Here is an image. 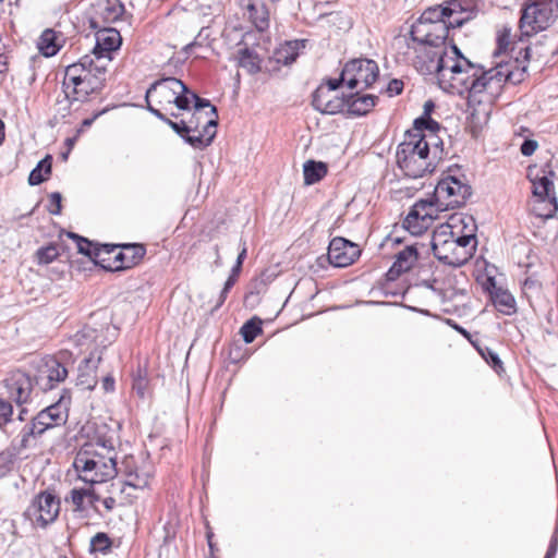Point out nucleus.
<instances>
[{"instance_id": "39448f33", "label": "nucleus", "mask_w": 558, "mask_h": 558, "mask_svg": "<svg viewBox=\"0 0 558 558\" xmlns=\"http://www.w3.org/2000/svg\"><path fill=\"white\" fill-rule=\"evenodd\" d=\"M183 90H185V84L177 77L167 76L156 80L145 94L147 110L158 120L167 123L170 119L165 111L171 109L174 99H177L174 95L183 93Z\"/></svg>"}, {"instance_id": "9d476101", "label": "nucleus", "mask_w": 558, "mask_h": 558, "mask_svg": "<svg viewBox=\"0 0 558 558\" xmlns=\"http://www.w3.org/2000/svg\"><path fill=\"white\" fill-rule=\"evenodd\" d=\"M379 75L377 63L367 58H356L348 61L342 69V80L349 88L366 89L371 87Z\"/></svg>"}, {"instance_id": "f03ea898", "label": "nucleus", "mask_w": 558, "mask_h": 558, "mask_svg": "<svg viewBox=\"0 0 558 558\" xmlns=\"http://www.w3.org/2000/svg\"><path fill=\"white\" fill-rule=\"evenodd\" d=\"M450 28L444 4L428 8L411 26L405 39L407 53H412L415 59L433 51L436 46L447 45Z\"/></svg>"}, {"instance_id": "a211bd4d", "label": "nucleus", "mask_w": 558, "mask_h": 558, "mask_svg": "<svg viewBox=\"0 0 558 558\" xmlns=\"http://www.w3.org/2000/svg\"><path fill=\"white\" fill-rule=\"evenodd\" d=\"M145 254L146 248L143 244H125L121 251L116 253L112 263L105 264L106 259L102 258L99 265L109 271H120L137 265Z\"/></svg>"}, {"instance_id": "603ef678", "label": "nucleus", "mask_w": 558, "mask_h": 558, "mask_svg": "<svg viewBox=\"0 0 558 558\" xmlns=\"http://www.w3.org/2000/svg\"><path fill=\"white\" fill-rule=\"evenodd\" d=\"M511 28L504 26L497 34V53L506 52L511 44Z\"/></svg>"}, {"instance_id": "864d4df0", "label": "nucleus", "mask_w": 558, "mask_h": 558, "mask_svg": "<svg viewBox=\"0 0 558 558\" xmlns=\"http://www.w3.org/2000/svg\"><path fill=\"white\" fill-rule=\"evenodd\" d=\"M438 279H433V281H424V284L430 288L434 291H438L444 301L452 300L456 295L457 291L450 286L448 288L438 287Z\"/></svg>"}, {"instance_id": "7ed1b4c3", "label": "nucleus", "mask_w": 558, "mask_h": 558, "mask_svg": "<svg viewBox=\"0 0 558 558\" xmlns=\"http://www.w3.org/2000/svg\"><path fill=\"white\" fill-rule=\"evenodd\" d=\"M430 143L427 135L417 132H405L404 140L397 147L398 168L409 178L417 179L432 173L436 162L430 158Z\"/></svg>"}, {"instance_id": "20e7f679", "label": "nucleus", "mask_w": 558, "mask_h": 558, "mask_svg": "<svg viewBox=\"0 0 558 558\" xmlns=\"http://www.w3.org/2000/svg\"><path fill=\"white\" fill-rule=\"evenodd\" d=\"M208 119L204 121L202 112L193 110L187 119L167 121L175 134H178L186 144L195 149H204L211 144L216 136L218 125V112L216 107L207 113Z\"/></svg>"}, {"instance_id": "f3484780", "label": "nucleus", "mask_w": 558, "mask_h": 558, "mask_svg": "<svg viewBox=\"0 0 558 558\" xmlns=\"http://www.w3.org/2000/svg\"><path fill=\"white\" fill-rule=\"evenodd\" d=\"M68 375V368L58 357L48 356L43 360V365L36 377V384L45 391L51 390L58 384L64 381Z\"/></svg>"}, {"instance_id": "680f3d73", "label": "nucleus", "mask_w": 558, "mask_h": 558, "mask_svg": "<svg viewBox=\"0 0 558 558\" xmlns=\"http://www.w3.org/2000/svg\"><path fill=\"white\" fill-rule=\"evenodd\" d=\"M403 82L401 80L393 78L388 83L387 93L389 96H396L402 93Z\"/></svg>"}, {"instance_id": "4c0bfd02", "label": "nucleus", "mask_w": 558, "mask_h": 558, "mask_svg": "<svg viewBox=\"0 0 558 558\" xmlns=\"http://www.w3.org/2000/svg\"><path fill=\"white\" fill-rule=\"evenodd\" d=\"M68 235L75 241L78 253L88 256L95 264H99L100 260H97V258L100 256V247L94 246L93 242L76 233L69 232Z\"/></svg>"}, {"instance_id": "1a4fd4ad", "label": "nucleus", "mask_w": 558, "mask_h": 558, "mask_svg": "<svg viewBox=\"0 0 558 558\" xmlns=\"http://www.w3.org/2000/svg\"><path fill=\"white\" fill-rule=\"evenodd\" d=\"M430 246L434 256L439 262L454 268L463 266L471 258V253H468L464 248L457 247V244L450 240L449 225L441 226L438 230L434 231Z\"/></svg>"}, {"instance_id": "bf43d9fd", "label": "nucleus", "mask_w": 558, "mask_h": 558, "mask_svg": "<svg viewBox=\"0 0 558 558\" xmlns=\"http://www.w3.org/2000/svg\"><path fill=\"white\" fill-rule=\"evenodd\" d=\"M187 86L185 85V90L183 93H178L174 95L177 99H174L173 105L177 107L178 110L182 111H190L191 105L189 102V99L186 97Z\"/></svg>"}, {"instance_id": "393cba45", "label": "nucleus", "mask_w": 558, "mask_h": 558, "mask_svg": "<svg viewBox=\"0 0 558 558\" xmlns=\"http://www.w3.org/2000/svg\"><path fill=\"white\" fill-rule=\"evenodd\" d=\"M306 43V39L286 41L274 51L272 58L278 64L290 65L300 56L301 51L305 48Z\"/></svg>"}, {"instance_id": "dca6fc26", "label": "nucleus", "mask_w": 558, "mask_h": 558, "mask_svg": "<svg viewBox=\"0 0 558 558\" xmlns=\"http://www.w3.org/2000/svg\"><path fill=\"white\" fill-rule=\"evenodd\" d=\"M361 255L359 245L342 238H333L328 246L327 262L333 267L343 268L352 265Z\"/></svg>"}, {"instance_id": "8fccbe9b", "label": "nucleus", "mask_w": 558, "mask_h": 558, "mask_svg": "<svg viewBox=\"0 0 558 558\" xmlns=\"http://www.w3.org/2000/svg\"><path fill=\"white\" fill-rule=\"evenodd\" d=\"M413 124L414 130L411 132H417L418 134H423V131H429L432 134L440 129V124L429 116L416 118Z\"/></svg>"}, {"instance_id": "6e6552de", "label": "nucleus", "mask_w": 558, "mask_h": 558, "mask_svg": "<svg viewBox=\"0 0 558 558\" xmlns=\"http://www.w3.org/2000/svg\"><path fill=\"white\" fill-rule=\"evenodd\" d=\"M76 341L80 345L87 344L88 342H95L96 348L90 351L89 355L82 360L77 368L76 386L82 387L86 390H93L97 386V368L101 362L102 349H99V344L102 341H98V331L92 327L85 326L76 335Z\"/></svg>"}, {"instance_id": "2eb2a0df", "label": "nucleus", "mask_w": 558, "mask_h": 558, "mask_svg": "<svg viewBox=\"0 0 558 558\" xmlns=\"http://www.w3.org/2000/svg\"><path fill=\"white\" fill-rule=\"evenodd\" d=\"M3 384L9 399L19 407L31 402L34 381L29 374L21 369L12 371L7 375Z\"/></svg>"}, {"instance_id": "79ce46f5", "label": "nucleus", "mask_w": 558, "mask_h": 558, "mask_svg": "<svg viewBox=\"0 0 558 558\" xmlns=\"http://www.w3.org/2000/svg\"><path fill=\"white\" fill-rule=\"evenodd\" d=\"M262 324L258 317H253L243 324L240 332L245 343H252L263 332Z\"/></svg>"}, {"instance_id": "c85d7f7f", "label": "nucleus", "mask_w": 558, "mask_h": 558, "mask_svg": "<svg viewBox=\"0 0 558 558\" xmlns=\"http://www.w3.org/2000/svg\"><path fill=\"white\" fill-rule=\"evenodd\" d=\"M25 449L21 447V438H19L17 442L13 440L8 449L0 452V476L7 475L14 469L19 456Z\"/></svg>"}, {"instance_id": "6ab92c4d", "label": "nucleus", "mask_w": 558, "mask_h": 558, "mask_svg": "<svg viewBox=\"0 0 558 558\" xmlns=\"http://www.w3.org/2000/svg\"><path fill=\"white\" fill-rule=\"evenodd\" d=\"M345 96H338L331 93L330 88H325V84H320L312 95L313 108L323 114H337L345 109Z\"/></svg>"}, {"instance_id": "13d9d810", "label": "nucleus", "mask_w": 558, "mask_h": 558, "mask_svg": "<svg viewBox=\"0 0 558 558\" xmlns=\"http://www.w3.org/2000/svg\"><path fill=\"white\" fill-rule=\"evenodd\" d=\"M61 202H62V195L59 192H52L49 195V206L47 207L48 211L51 215H60L61 214Z\"/></svg>"}, {"instance_id": "a18cd8bd", "label": "nucleus", "mask_w": 558, "mask_h": 558, "mask_svg": "<svg viewBox=\"0 0 558 558\" xmlns=\"http://www.w3.org/2000/svg\"><path fill=\"white\" fill-rule=\"evenodd\" d=\"M148 376L147 369L138 365L136 372L133 375V390L138 397L144 398L148 389Z\"/></svg>"}, {"instance_id": "a878e982", "label": "nucleus", "mask_w": 558, "mask_h": 558, "mask_svg": "<svg viewBox=\"0 0 558 558\" xmlns=\"http://www.w3.org/2000/svg\"><path fill=\"white\" fill-rule=\"evenodd\" d=\"M347 105L344 111L351 116H365L375 106L378 100L377 96L374 95H360L357 92L345 96Z\"/></svg>"}, {"instance_id": "bb28decb", "label": "nucleus", "mask_w": 558, "mask_h": 558, "mask_svg": "<svg viewBox=\"0 0 558 558\" xmlns=\"http://www.w3.org/2000/svg\"><path fill=\"white\" fill-rule=\"evenodd\" d=\"M154 474V466L148 460H142L137 470L130 474V477L124 481L125 485L135 489H144L148 486L150 478Z\"/></svg>"}, {"instance_id": "2f4dec72", "label": "nucleus", "mask_w": 558, "mask_h": 558, "mask_svg": "<svg viewBox=\"0 0 558 558\" xmlns=\"http://www.w3.org/2000/svg\"><path fill=\"white\" fill-rule=\"evenodd\" d=\"M328 172L327 165L323 161L307 160L303 166L304 183L313 185L323 180Z\"/></svg>"}, {"instance_id": "052dcab7", "label": "nucleus", "mask_w": 558, "mask_h": 558, "mask_svg": "<svg viewBox=\"0 0 558 558\" xmlns=\"http://www.w3.org/2000/svg\"><path fill=\"white\" fill-rule=\"evenodd\" d=\"M537 146H538V144L536 141L526 138L523 141V143L520 147V151L523 156L529 157L535 153Z\"/></svg>"}, {"instance_id": "aec40b11", "label": "nucleus", "mask_w": 558, "mask_h": 558, "mask_svg": "<svg viewBox=\"0 0 558 558\" xmlns=\"http://www.w3.org/2000/svg\"><path fill=\"white\" fill-rule=\"evenodd\" d=\"M122 38L114 28H105L96 33V44L90 56L95 60H106L107 65L112 61L113 51L121 46Z\"/></svg>"}, {"instance_id": "72a5a7b5", "label": "nucleus", "mask_w": 558, "mask_h": 558, "mask_svg": "<svg viewBox=\"0 0 558 558\" xmlns=\"http://www.w3.org/2000/svg\"><path fill=\"white\" fill-rule=\"evenodd\" d=\"M239 65L245 69L251 74H256L260 71V59L257 52L248 47L238 50L236 56Z\"/></svg>"}, {"instance_id": "6e6d98bb", "label": "nucleus", "mask_w": 558, "mask_h": 558, "mask_svg": "<svg viewBox=\"0 0 558 558\" xmlns=\"http://www.w3.org/2000/svg\"><path fill=\"white\" fill-rule=\"evenodd\" d=\"M13 407L12 404L3 399H0V428L5 426L12 421Z\"/></svg>"}, {"instance_id": "a19ab883", "label": "nucleus", "mask_w": 558, "mask_h": 558, "mask_svg": "<svg viewBox=\"0 0 558 558\" xmlns=\"http://www.w3.org/2000/svg\"><path fill=\"white\" fill-rule=\"evenodd\" d=\"M124 13V4L119 0H107L100 15L106 23L117 22Z\"/></svg>"}, {"instance_id": "49530a36", "label": "nucleus", "mask_w": 558, "mask_h": 558, "mask_svg": "<svg viewBox=\"0 0 558 558\" xmlns=\"http://www.w3.org/2000/svg\"><path fill=\"white\" fill-rule=\"evenodd\" d=\"M480 355L493 367L496 373L504 372V364L499 355L488 347H476Z\"/></svg>"}, {"instance_id": "7c9ffc66", "label": "nucleus", "mask_w": 558, "mask_h": 558, "mask_svg": "<svg viewBox=\"0 0 558 558\" xmlns=\"http://www.w3.org/2000/svg\"><path fill=\"white\" fill-rule=\"evenodd\" d=\"M37 47L45 57L56 56L61 48L59 34L51 28L45 29L38 39Z\"/></svg>"}, {"instance_id": "c03bdc74", "label": "nucleus", "mask_w": 558, "mask_h": 558, "mask_svg": "<svg viewBox=\"0 0 558 558\" xmlns=\"http://www.w3.org/2000/svg\"><path fill=\"white\" fill-rule=\"evenodd\" d=\"M450 240L457 244V247L464 248L468 253H471V257L473 256L476 246V238L473 233V229L468 234L456 235L450 226Z\"/></svg>"}, {"instance_id": "c756f323", "label": "nucleus", "mask_w": 558, "mask_h": 558, "mask_svg": "<svg viewBox=\"0 0 558 558\" xmlns=\"http://www.w3.org/2000/svg\"><path fill=\"white\" fill-rule=\"evenodd\" d=\"M247 12L250 20L259 32H264L269 27V11L264 2L248 3Z\"/></svg>"}, {"instance_id": "c9c22d12", "label": "nucleus", "mask_w": 558, "mask_h": 558, "mask_svg": "<svg viewBox=\"0 0 558 558\" xmlns=\"http://www.w3.org/2000/svg\"><path fill=\"white\" fill-rule=\"evenodd\" d=\"M557 209V198L556 196H551L550 199H534L531 210L536 217L548 219L554 217Z\"/></svg>"}, {"instance_id": "4d7b16f0", "label": "nucleus", "mask_w": 558, "mask_h": 558, "mask_svg": "<svg viewBox=\"0 0 558 558\" xmlns=\"http://www.w3.org/2000/svg\"><path fill=\"white\" fill-rule=\"evenodd\" d=\"M86 498V492L85 488H74L71 490V500L73 505L75 506L74 511L76 512H83L86 508L84 506V500Z\"/></svg>"}, {"instance_id": "ea45409f", "label": "nucleus", "mask_w": 558, "mask_h": 558, "mask_svg": "<svg viewBox=\"0 0 558 558\" xmlns=\"http://www.w3.org/2000/svg\"><path fill=\"white\" fill-rule=\"evenodd\" d=\"M51 156L49 155L40 160L28 175L29 185H38L43 183L47 179V175L51 173Z\"/></svg>"}, {"instance_id": "69168bd1", "label": "nucleus", "mask_w": 558, "mask_h": 558, "mask_svg": "<svg viewBox=\"0 0 558 558\" xmlns=\"http://www.w3.org/2000/svg\"><path fill=\"white\" fill-rule=\"evenodd\" d=\"M194 99V110H197V112H202V109L204 108H210L214 107L210 101L206 98H202L199 96H193Z\"/></svg>"}, {"instance_id": "f8f14e48", "label": "nucleus", "mask_w": 558, "mask_h": 558, "mask_svg": "<svg viewBox=\"0 0 558 558\" xmlns=\"http://www.w3.org/2000/svg\"><path fill=\"white\" fill-rule=\"evenodd\" d=\"M106 73H107V61L106 60H96L94 65L89 66L80 82L77 84H73L70 88V99L69 100H84L90 94L99 92L106 82Z\"/></svg>"}, {"instance_id": "f257e3e1", "label": "nucleus", "mask_w": 558, "mask_h": 558, "mask_svg": "<svg viewBox=\"0 0 558 558\" xmlns=\"http://www.w3.org/2000/svg\"><path fill=\"white\" fill-rule=\"evenodd\" d=\"M417 71L435 75L439 87L449 94L465 96L468 119L474 126L487 123L493 105L513 73L506 64L485 69L471 62L452 43L413 59Z\"/></svg>"}, {"instance_id": "0eeeda50", "label": "nucleus", "mask_w": 558, "mask_h": 558, "mask_svg": "<svg viewBox=\"0 0 558 558\" xmlns=\"http://www.w3.org/2000/svg\"><path fill=\"white\" fill-rule=\"evenodd\" d=\"M433 194L438 208L447 211L464 206L472 195V187L464 175L448 172L438 181Z\"/></svg>"}, {"instance_id": "e433bc0d", "label": "nucleus", "mask_w": 558, "mask_h": 558, "mask_svg": "<svg viewBox=\"0 0 558 558\" xmlns=\"http://www.w3.org/2000/svg\"><path fill=\"white\" fill-rule=\"evenodd\" d=\"M493 302L497 311L504 315H512L515 313V300L508 291H496L493 295Z\"/></svg>"}, {"instance_id": "5701e85b", "label": "nucleus", "mask_w": 558, "mask_h": 558, "mask_svg": "<svg viewBox=\"0 0 558 558\" xmlns=\"http://www.w3.org/2000/svg\"><path fill=\"white\" fill-rule=\"evenodd\" d=\"M418 260L417 243L408 244L396 254V259L388 269L386 277L388 280H397L402 274L411 270Z\"/></svg>"}, {"instance_id": "3c124183", "label": "nucleus", "mask_w": 558, "mask_h": 558, "mask_svg": "<svg viewBox=\"0 0 558 558\" xmlns=\"http://www.w3.org/2000/svg\"><path fill=\"white\" fill-rule=\"evenodd\" d=\"M140 462L133 456H125L118 466V474H122L125 480L130 477V474L137 470Z\"/></svg>"}, {"instance_id": "423d86ee", "label": "nucleus", "mask_w": 558, "mask_h": 558, "mask_svg": "<svg viewBox=\"0 0 558 558\" xmlns=\"http://www.w3.org/2000/svg\"><path fill=\"white\" fill-rule=\"evenodd\" d=\"M557 16L558 0H534L526 4L519 22L520 40L546 29Z\"/></svg>"}, {"instance_id": "774afa93", "label": "nucleus", "mask_w": 558, "mask_h": 558, "mask_svg": "<svg viewBox=\"0 0 558 558\" xmlns=\"http://www.w3.org/2000/svg\"><path fill=\"white\" fill-rule=\"evenodd\" d=\"M229 292H230V290H226V288H222V290L220 291L219 296L217 299V302H216L214 308L211 310L213 313L222 306V304L226 302V300L228 298Z\"/></svg>"}, {"instance_id": "09e8293b", "label": "nucleus", "mask_w": 558, "mask_h": 558, "mask_svg": "<svg viewBox=\"0 0 558 558\" xmlns=\"http://www.w3.org/2000/svg\"><path fill=\"white\" fill-rule=\"evenodd\" d=\"M59 256L58 246L49 244L47 246L39 247L36 251V259L39 265H47L52 263Z\"/></svg>"}, {"instance_id": "e2e57ef3", "label": "nucleus", "mask_w": 558, "mask_h": 558, "mask_svg": "<svg viewBox=\"0 0 558 558\" xmlns=\"http://www.w3.org/2000/svg\"><path fill=\"white\" fill-rule=\"evenodd\" d=\"M247 250H246V243L243 242V246L241 252L239 253L235 264L232 266L231 270H233L234 274H240L242 269V265L244 259L246 258Z\"/></svg>"}, {"instance_id": "4be33fe9", "label": "nucleus", "mask_w": 558, "mask_h": 558, "mask_svg": "<svg viewBox=\"0 0 558 558\" xmlns=\"http://www.w3.org/2000/svg\"><path fill=\"white\" fill-rule=\"evenodd\" d=\"M57 426L53 421L47 415L45 410H41L29 423H26L19 433L17 438H21V447L29 448L34 446L37 437L41 436L47 429Z\"/></svg>"}, {"instance_id": "b1692460", "label": "nucleus", "mask_w": 558, "mask_h": 558, "mask_svg": "<svg viewBox=\"0 0 558 558\" xmlns=\"http://www.w3.org/2000/svg\"><path fill=\"white\" fill-rule=\"evenodd\" d=\"M95 61L96 60L90 54H85L77 62L72 63L65 68L62 87L68 99H70V88L72 85L80 82V78H82L84 72H86L89 66L94 65Z\"/></svg>"}, {"instance_id": "5fc2aeb1", "label": "nucleus", "mask_w": 558, "mask_h": 558, "mask_svg": "<svg viewBox=\"0 0 558 558\" xmlns=\"http://www.w3.org/2000/svg\"><path fill=\"white\" fill-rule=\"evenodd\" d=\"M427 142L430 143L429 150H430V158L436 162V159L441 158L442 154V141L435 135V133L429 134Z\"/></svg>"}, {"instance_id": "f704fd0d", "label": "nucleus", "mask_w": 558, "mask_h": 558, "mask_svg": "<svg viewBox=\"0 0 558 558\" xmlns=\"http://www.w3.org/2000/svg\"><path fill=\"white\" fill-rule=\"evenodd\" d=\"M78 452H85V456L94 459L100 463H114L118 464V454L113 451H107V449H100L95 444H84Z\"/></svg>"}, {"instance_id": "58836bf2", "label": "nucleus", "mask_w": 558, "mask_h": 558, "mask_svg": "<svg viewBox=\"0 0 558 558\" xmlns=\"http://www.w3.org/2000/svg\"><path fill=\"white\" fill-rule=\"evenodd\" d=\"M522 293L529 301L530 305L534 307V303L538 301L542 294L543 284L534 276L526 277L522 282Z\"/></svg>"}, {"instance_id": "4468645a", "label": "nucleus", "mask_w": 558, "mask_h": 558, "mask_svg": "<svg viewBox=\"0 0 558 558\" xmlns=\"http://www.w3.org/2000/svg\"><path fill=\"white\" fill-rule=\"evenodd\" d=\"M60 507V498L50 490H44L33 498L27 513L35 517L41 527H46L57 520Z\"/></svg>"}, {"instance_id": "338daca9", "label": "nucleus", "mask_w": 558, "mask_h": 558, "mask_svg": "<svg viewBox=\"0 0 558 558\" xmlns=\"http://www.w3.org/2000/svg\"><path fill=\"white\" fill-rule=\"evenodd\" d=\"M101 386L105 392H113L116 389V380L112 375H106L102 378Z\"/></svg>"}, {"instance_id": "ddd939ff", "label": "nucleus", "mask_w": 558, "mask_h": 558, "mask_svg": "<svg viewBox=\"0 0 558 558\" xmlns=\"http://www.w3.org/2000/svg\"><path fill=\"white\" fill-rule=\"evenodd\" d=\"M440 211L434 199V194H432L426 199L415 202L408 213L403 226L411 234H421L428 228L430 221L437 218Z\"/></svg>"}, {"instance_id": "37998d69", "label": "nucleus", "mask_w": 558, "mask_h": 558, "mask_svg": "<svg viewBox=\"0 0 558 558\" xmlns=\"http://www.w3.org/2000/svg\"><path fill=\"white\" fill-rule=\"evenodd\" d=\"M112 541L105 532H98L94 535L89 543V553H101L104 555L110 553Z\"/></svg>"}, {"instance_id": "de8ad7c7", "label": "nucleus", "mask_w": 558, "mask_h": 558, "mask_svg": "<svg viewBox=\"0 0 558 558\" xmlns=\"http://www.w3.org/2000/svg\"><path fill=\"white\" fill-rule=\"evenodd\" d=\"M87 444H95L96 447L100 449H107V451H116V440L113 437V433H101L99 429L96 432L95 437L88 441Z\"/></svg>"}, {"instance_id": "9b49d317", "label": "nucleus", "mask_w": 558, "mask_h": 558, "mask_svg": "<svg viewBox=\"0 0 558 558\" xmlns=\"http://www.w3.org/2000/svg\"><path fill=\"white\" fill-rule=\"evenodd\" d=\"M73 466L78 478L90 485L105 483L118 475V464L97 462L85 456V452L76 453Z\"/></svg>"}, {"instance_id": "0e129e2a", "label": "nucleus", "mask_w": 558, "mask_h": 558, "mask_svg": "<svg viewBox=\"0 0 558 558\" xmlns=\"http://www.w3.org/2000/svg\"><path fill=\"white\" fill-rule=\"evenodd\" d=\"M342 83H345V81L342 80L341 73L339 78H327L323 84H325V88H330V92L335 93Z\"/></svg>"}, {"instance_id": "473e14b6", "label": "nucleus", "mask_w": 558, "mask_h": 558, "mask_svg": "<svg viewBox=\"0 0 558 558\" xmlns=\"http://www.w3.org/2000/svg\"><path fill=\"white\" fill-rule=\"evenodd\" d=\"M543 174L532 180L533 195L535 199L545 198L550 199L551 196H556L554 192V183L548 178L547 171L542 170ZM548 174L554 175L553 171H548Z\"/></svg>"}, {"instance_id": "412c9836", "label": "nucleus", "mask_w": 558, "mask_h": 558, "mask_svg": "<svg viewBox=\"0 0 558 558\" xmlns=\"http://www.w3.org/2000/svg\"><path fill=\"white\" fill-rule=\"evenodd\" d=\"M442 4L447 13L448 24L451 28L461 27L464 23L473 19L477 10L476 0H448Z\"/></svg>"}, {"instance_id": "cd10ccee", "label": "nucleus", "mask_w": 558, "mask_h": 558, "mask_svg": "<svg viewBox=\"0 0 558 558\" xmlns=\"http://www.w3.org/2000/svg\"><path fill=\"white\" fill-rule=\"evenodd\" d=\"M70 402V391L64 390L57 402L44 409L47 415L53 421V423L57 426H60L66 422Z\"/></svg>"}]
</instances>
